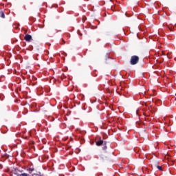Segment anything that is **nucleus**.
Wrapping results in <instances>:
<instances>
[{
  "label": "nucleus",
  "instance_id": "nucleus-4",
  "mask_svg": "<svg viewBox=\"0 0 176 176\" xmlns=\"http://www.w3.org/2000/svg\"><path fill=\"white\" fill-rule=\"evenodd\" d=\"M13 173H14V174H15L17 176H21V172L19 169H14L13 170Z\"/></svg>",
  "mask_w": 176,
  "mask_h": 176
},
{
  "label": "nucleus",
  "instance_id": "nucleus-1",
  "mask_svg": "<svg viewBox=\"0 0 176 176\" xmlns=\"http://www.w3.org/2000/svg\"><path fill=\"white\" fill-rule=\"evenodd\" d=\"M138 61H140V58L138 56H133L131 58V64L132 65H135V64L138 63Z\"/></svg>",
  "mask_w": 176,
  "mask_h": 176
},
{
  "label": "nucleus",
  "instance_id": "nucleus-12",
  "mask_svg": "<svg viewBox=\"0 0 176 176\" xmlns=\"http://www.w3.org/2000/svg\"><path fill=\"white\" fill-rule=\"evenodd\" d=\"M106 60H109V56L107 55Z\"/></svg>",
  "mask_w": 176,
  "mask_h": 176
},
{
  "label": "nucleus",
  "instance_id": "nucleus-8",
  "mask_svg": "<svg viewBox=\"0 0 176 176\" xmlns=\"http://www.w3.org/2000/svg\"><path fill=\"white\" fill-rule=\"evenodd\" d=\"M35 169L34 168H29L28 171H29L30 174H31Z\"/></svg>",
  "mask_w": 176,
  "mask_h": 176
},
{
  "label": "nucleus",
  "instance_id": "nucleus-9",
  "mask_svg": "<svg viewBox=\"0 0 176 176\" xmlns=\"http://www.w3.org/2000/svg\"><path fill=\"white\" fill-rule=\"evenodd\" d=\"M165 176H171V173L168 171L166 173H165Z\"/></svg>",
  "mask_w": 176,
  "mask_h": 176
},
{
  "label": "nucleus",
  "instance_id": "nucleus-10",
  "mask_svg": "<svg viewBox=\"0 0 176 176\" xmlns=\"http://www.w3.org/2000/svg\"><path fill=\"white\" fill-rule=\"evenodd\" d=\"M62 42L63 43H60V45H65V41H64V39L62 38Z\"/></svg>",
  "mask_w": 176,
  "mask_h": 176
},
{
  "label": "nucleus",
  "instance_id": "nucleus-15",
  "mask_svg": "<svg viewBox=\"0 0 176 176\" xmlns=\"http://www.w3.org/2000/svg\"><path fill=\"white\" fill-rule=\"evenodd\" d=\"M111 10H113V8L111 7Z\"/></svg>",
  "mask_w": 176,
  "mask_h": 176
},
{
  "label": "nucleus",
  "instance_id": "nucleus-16",
  "mask_svg": "<svg viewBox=\"0 0 176 176\" xmlns=\"http://www.w3.org/2000/svg\"><path fill=\"white\" fill-rule=\"evenodd\" d=\"M113 115H116V113H114Z\"/></svg>",
  "mask_w": 176,
  "mask_h": 176
},
{
  "label": "nucleus",
  "instance_id": "nucleus-13",
  "mask_svg": "<svg viewBox=\"0 0 176 176\" xmlns=\"http://www.w3.org/2000/svg\"><path fill=\"white\" fill-rule=\"evenodd\" d=\"M144 130H142V131H140V133L142 135V134H144Z\"/></svg>",
  "mask_w": 176,
  "mask_h": 176
},
{
  "label": "nucleus",
  "instance_id": "nucleus-11",
  "mask_svg": "<svg viewBox=\"0 0 176 176\" xmlns=\"http://www.w3.org/2000/svg\"><path fill=\"white\" fill-rule=\"evenodd\" d=\"M107 93H109V94H111V91H110L109 88H107Z\"/></svg>",
  "mask_w": 176,
  "mask_h": 176
},
{
  "label": "nucleus",
  "instance_id": "nucleus-6",
  "mask_svg": "<svg viewBox=\"0 0 176 176\" xmlns=\"http://www.w3.org/2000/svg\"><path fill=\"white\" fill-rule=\"evenodd\" d=\"M151 83H153V85H157V78H151Z\"/></svg>",
  "mask_w": 176,
  "mask_h": 176
},
{
  "label": "nucleus",
  "instance_id": "nucleus-2",
  "mask_svg": "<svg viewBox=\"0 0 176 176\" xmlns=\"http://www.w3.org/2000/svg\"><path fill=\"white\" fill-rule=\"evenodd\" d=\"M25 41H26V42H30V41H31V39H32V36L30 35V34H26L24 37Z\"/></svg>",
  "mask_w": 176,
  "mask_h": 176
},
{
  "label": "nucleus",
  "instance_id": "nucleus-5",
  "mask_svg": "<svg viewBox=\"0 0 176 176\" xmlns=\"http://www.w3.org/2000/svg\"><path fill=\"white\" fill-rule=\"evenodd\" d=\"M96 144L97 146H100V145H102V144H104V141H102V140L100 139V140L96 141Z\"/></svg>",
  "mask_w": 176,
  "mask_h": 176
},
{
  "label": "nucleus",
  "instance_id": "nucleus-7",
  "mask_svg": "<svg viewBox=\"0 0 176 176\" xmlns=\"http://www.w3.org/2000/svg\"><path fill=\"white\" fill-rule=\"evenodd\" d=\"M0 17H1V19H5V13L3 11H0Z\"/></svg>",
  "mask_w": 176,
  "mask_h": 176
},
{
  "label": "nucleus",
  "instance_id": "nucleus-14",
  "mask_svg": "<svg viewBox=\"0 0 176 176\" xmlns=\"http://www.w3.org/2000/svg\"><path fill=\"white\" fill-rule=\"evenodd\" d=\"M105 148H107V146H105L104 147V149H105Z\"/></svg>",
  "mask_w": 176,
  "mask_h": 176
},
{
  "label": "nucleus",
  "instance_id": "nucleus-3",
  "mask_svg": "<svg viewBox=\"0 0 176 176\" xmlns=\"http://www.w3.org/2000/svg\"><path fill=\"white\" fill-rule=\"evenodd\" d=\"M157 163V161H154L153 162V167H157V168H158V170H161V171L163 170V169L162 168V166H159V165H156V164Z\"/></svg>",
  "mask_w": 176,
  "mask_h": 176
}]
</instances>
